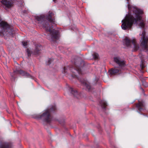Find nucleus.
Segmentation results:
<instances>
[{
  "instance_id": "f257e3e1",
  "label": "nucleus",
  "mask_w": 148,
  "mask_h": 148,
  "mask_svg": "<svg viewBox=\"0 0 148 148\" xmlns=\"http://www.w3.org/2000/svg\"><path fill=\"white\" fill-rule=\"evenodd\" d=\"M53 13L50 11L45 14L35 16L36 22L39 26L42 27L46 32H50V34L47 35V38L51 42L53 41L54 40H58L59 38L58 31L54 29L51 30L53 27V24H55L54 19L53 18Z\"/></svg>"
},
{
  "instance_id": "f03ea898",
  "label": "nucleus",
  "mask_w": 148,
  "mask_h": 148,
  "mask_svg": "<svg viewBox=\"0 0 148 148\" xmlns=\"http://www.w3.org/2000/svg\"><path fill=\"white\" fill-rule=\"evenodd\" d=\"M132 11V14H129L122 21L121 27L123 29H131L133 24L138 25L141 28L144 27L145 16L143 11L136 8H134Z\"/></svg>"
},
{
  "instance_id": "7ed1b4c3",
  "label": "nucleus",
  "mask_w": 148,
  "mask_h": 148,
  "mask_svg": "<svg viewBox=\"0 0 148 148\" xmlns=\"http://www.w3.org/2000/svg\"><path fill=\"white\" fill-rule=\"evenodd\" d=\"M84 66V63L83 62H79L75 60L74 63V66L73 67H64L62 71V73L66 74L69 73V72H72V74L69 75L70 79L72 78H77L81 82L82 84L86 88V90L89 92L91 91L92 88L90 84L86 80L82 78H79L78 77L77 74L82 75L84 74L82 69Z\"/></svg>"
},
{
  "instance_id": "20e7f679",
  "label": "nucleus",
  "mask_w": 148,
  "mask_h": 148,
  "mask_svg": "<svg viewBox=\"0 0 148 148\" xmlns=\"http://www.w3.org/2000/svg\"><path fill=\"white\" fill-rule=\"evenodd\" d=\"M56 109L55 105L51 106L42 115L37 114L34 117L35 118L40 119L43 122L47 123H50L53 121L51 113Z\"/></svg>"
},
{
  "instance_id": "39448f33",
  "label": "nucleus",
  "mask_w": 148,
  "mask_h": 148,
  "mask_svg": "<svg viewBox=\"0 0 148 148\" xmlns=\"http://www.w3.org/2000/svg\"><path fill=\"white\" fill-rule=\"evenodd\" d=\"M12 30L6 22L0 20V36L7 39L6 37L12 36Z\"/></svg>"
},
{
  "instance_id": "423d86ee",
  "label": "nucleus",
  "mask_w": 148,
  "mask_h": 148,
  "mask_svg": "<svg viewBox=\"0 0 148 148\" xmlns=\"http://www.w3.org/2000/svg\"><path fill=\"white\" fill-rule=\"evenodd\" d=\"M114 61L119 66V67H114L109 70V72L111 75H115L121 71L122 68L126 65L125 61L124 60H122L119 57H114Z\"/></svg>"
},
{
  "instance_id": "0eeeda50",
  "label": "nucleus",
  "mask_w": 148,
  "mask_h": 148,
  "mask_svg": "<svg viewBox=\"0 0 148 148\" xmlns=\"http://www.w3.org/2000/svg\"><path fill=\"white\" fill-rule=\"evenodd\" d=\"M123 42L124 45L127 47L133 48L135 51L138 50L139 48V45L136 43L135 39H133L131 41L127 37H126L123 40Z\"/></svg>"
},
{
  "instance_id": "6e6552de",
  "label": "nucleus",
  "mask_w": 148,
  "mask_h": 148,
  "mask_svg": "<svg viewBox=\"0 0 148 148\" xmlns=\"http://www.w3.org/2000/svg\"><path fill=\"white\" fill-rule=\"evenodd\" d=\"M20 74L24 77H28L32 79H33L34 77L31 76L29 73L21 70H16L14 71L13 73H11L10 75L12 77L11 79L12 81H14L15 78V75L16 74Z\"/></svg>"
},
{
  "instance_id": "1a4fd4ad",
  "label": "nucleus",
  "mask_w": 148,
  "mask_h": 148,
  "mask_svg": "<svg viewBox=\"0 0 148 148\" xmlns=\"http://www.w3.org/2000/svg\"><path fill=\"white\" fill-rule=\"evenodd\" d=\"M145 32L144 29L143 30L141 34V39L140 40L141 42L140 45L146 50V51L148 52V38L145 36Z\"/></svg>"
},
{
  "instance_id": "9d476101",
  "label": "nucleus",
  "mask_w": 148,
  "mask_h": 148,
  "mask_svg": "<svg viewBox=\"0 0 148 148\" xmlns=\"http://www.w3.org/2000/svg\"><path fill=\"white\" fill-rule=\"evenodd\" d=\"M0 2L3 8L6 10L10 8L13 6V3L12 0H3Z\"/></svg>"
},
{
  "instance_id": "9b49d317",
  "label": "nucleus",
  "mask_w": 148,
  "mask_h": 148,
  "mask_svg": "<svg viewBox=\"0 0 148 148\" xmlns=\"http://www.w3.org/2000/svg\"><path fill=\"white\" fill-rule=\"evenodd\" d=\"M136 107L137 108L138 111V112L140 114V112H144L145 109V104L143 102L139 101L138 103L136 104Z\"/></svg>"
},
{
  "instance_id": "f8f14e48",
  "label": "nucleus",
  "mask_w": 148,
  "mask_h": 148,
  "mask_svg": "<svg viewBox=\"0 0 148 148\" xmlns=\"http://www.w3.org/2000/svg\"><path fill=\"white\" fill-rule=\"evenodd\" d=\"M69 91L74 97L77 99L82 97L81 94L79 93L76 90L71 87L69 88Z\"/></svg>"
},
{
  "instance_id": "ddd939ff",
  "label": "nucleus",
  "mask_w": 148,
  "mask_h": 148,
  "mask_svg": "<svg viewBox=\"0 0 148 148\" xmlns=\"http://www.w3.org/2000/svg\"><path fill=\"white\" fill-rule=\"evenodd\" d=\"M0 148H12V147L10 143L6 142L0 143Z\"/></svg>"
},
{
  "instance_id": "4468645a",
  "label": "nucleus",
  "mask_w": 148,
  "mask_h": 148,
  "mask_svg": "<svg viewBox=\"0 0 148 148\" xmlns=\"http://www.w3.org/2000/svg\"><path fill=\"white\" fill-rule=\"evenodd\" d=\"M35 49L34 51V54L37 55L38 54L40 50L42 49V47L41 45H35Z\"/></svg>"
},
{
  "instance_id": "2eb2a0df",
  "label": "nucleus",
  "mask_w": 148,
  "mask_h": 148,
  "mask_svg": "<svg viewBox=\"0 0 148 148\" xmlns=\"http://www.w3.org/2000/svg\"><path fill=\"white\" fill-rule=\"evenodd\" d=\"M99 103L101 106L102 108L104 109H106V106H107V104L106 101L104 100H101L99 101Z\"/></svg>"
},
{
  "instance_id": "dca6fc26",
  "label": "nucleus",
  "mask_w": 148,
  "mask_h": 148,
  "mask_svg": "<svg viewBox=\"0 0 148 148\" xmlns=\"http://www.w3.org/2000/svg\"><path fill=\"white\" fill-rule=\"evenodd\" d=\"M53 58L49 59L48 61L46 62V64L47 65H49L53 62Z\"/></svg>"
},
{
  "instance_id": "f3484780",
  "label": "nucleus",
  "mask_w": 148,
  "mask_h": 148,
  "mask_svg": "<svg viewBox=\"0 0 148 148\" xmlns=\"http://www.w3.org/2000/svg\"><path fill=\"white\" fill-rule=\"evenodd\" d=\"M92 56L95 59H97L98 58L99 55L97 53H96L95 52L93 53L92 54Z\"/></svg>"
},
{
  "instance_id": "a211bd4d",
  "label": "nucleus",
  "mask_w": 148,
  "mask_h": 148,
  "mask_svg": "<svg viewBox=\"0 0 148 148\" xmlns=\"http://www.w3.org/2000/svg\"><path fill=\"white\" fill-rule=\"evenodd\" d=\"M26 53L28 56V57H29L31 56V53L30 50L28 48L26 50Z\"/></svg>"
},
{
  "instance_id": "6ab92c4d",
  "label": "nucleus",
  "mask_w": 148,
  "mask_h": 148,
  "mask_svg": "<svg viewBox=\"0 0 148 148\" xmlns=\"http://www.w3.org/2000/svg\"><path fill=\"white\" fill-rule=\"evenodd\" d=\"M22 45L23 46L25 47H26L27 46V42L26 41H23L22 42Z\"/></svg>"
},
{
  "instance_id": "aec40b11",
  "label": "nucleus",
  "mask_w": 148,
  "mask_h": 148,
  "mask_svg": "<svg viewBox=\"0 0 148 148\" xmlns=\"http://www.w3.org/2000/svg\"><path fill=\"white\" fill-rule=\"evenodd\" d=\"M141 55V54H140V55L139 56H140V57H141V60H144V59H143V58H142L141 56H140V55Z\"/></svg>"
},
{
  "instance_id": "412c9836",
  "label": "nucleus",
  "mask_w": 148,
  "mask_h": 148,
  "mask_svg": "<svg viewBox=\"0 0 148 148\" xmlns=\"http://www.w3.org/2000/svg\"><path fill=\"white\" fill-rule=\"evenodd\" d=\"M140 88L144 92V90L143 88H142L141 87H140Z\"/></svg>"
},
{
  "instance_id": "4be33fe9",
  "label": "nucleus",
  "mask_w": 148,
  "mask_h": 148,
  "mask_svg": "<svg viewBox=\"0 0 148 148\" xmlns=\"http://www.w3.org/2000/svg\"><path fill=\"white\" fill-rule=\"evenodd\" d=\"M127 3H129L128 0H127Z\"/></svg>"
},
{
  "instance_id": "5701e85b",
  "label": "nucleus",
  "mask_w": 148,
  "mask_h": 148,
  "mask_svg": "<svg viewBox=\"0 0 148 148\" xmlns=\"http://www.w3.org/2000/svg\"><path fill=\"white\" fill-rule=\"evenodd\" d=\"M55 0H53V1L54 2H55Z\"/></svg>"
},
{
  "instance_id": "b1692460",
  "label": "nucleus",
  "mask_w": 148,
  "mask_h": 148,
  "mask_svg": "<svg viewBox=\"0 0 148 148\" xmlns=\"http://www.w3.org/2000/svg\"><path fill=\"white\" fill-rule=\"evenodd\" d=\"M25 12V10L24 12Z\"/></svg>"
}]
</instances>
